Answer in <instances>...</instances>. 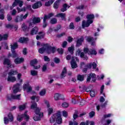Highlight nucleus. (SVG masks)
I'll list each match as a JSON object with an SVG mask.
<instances>
[{
  "label": "nucleus",
  "instance_id": "obj_1",
  "mask_svg": "<svg viewBox=\"0 0 125 125\" xmlns=\"http://www.w3.org/2000/svg\"><path fill=\"white\" fill-rule=\"evenodd\" d=\"M86 53L89 55H96L97 54V52L94 49H88L87 47H84L83 48V52H81V58H83L84 60H87L88 59V58L87 57V56H86Z\"/></svg>",
  "mask_w": 125,
  "mask_h": 125
},
{
  "label": "nucleus",
  "instance_id": "obj_2",
  "mask_svg": "<svg viewBox=\"0 0 125 125\" xmlns=\"http://www.w3.org/2000/svg\"><path fill=\"white\" fill-rule=\"evenodd\" d=\"M18 74V72L17 70H11L8 73V76L7 79V81L8 82H11V83H14V82H16V77H15L14 75H17Z\"/></svg>",
  "mask_w": 125,
  "mask_h": 125
},
{
  "label": "nucleus",
  "instance_id": "obj_3",
  "mask_svg": "<svg viewBox=\"0 0 125 125\" xmlns=\"http://www.w3.org/2000/svg\"><path fill=\"white\" fill-rule=\"evenodd\" d=\"M27 112L28 111H26L23 114L18 115L17 117L18 121H19V122H21L22 120H23V118H24L26 121H29V119H30V116L27 115Z\"/></svg>",
  "mask_w": 125,
  "mask_h": 125
},
{
  "label": "nucleus",
  "instance_id": "obj_4",
  "mask_svg": "<svg viewBox=\"0 0 125 125\" xmlns=\"http://www.w3.org/2000/svg\"><path fill=\"white\" fill-rule=\"evenodd\" d=\"M72 60L71 62V68L72 69H76V68L78 67V64H77V62H76V61H77L79 62V60L78 58L76 57H72Z\"/></svg>",
  "mask_w": 125,
  "mask_h": 125
},
{
  "label": "nucleus",
  "instance_id": "obj_5",
  "mask_svg": "<svg viewBox=\"0 0 125 125\" xmlns=\"http://www.w3.org/2000/svg\"><path fill=\"white\" fill-rule=\"evenodd\" d=\"M21 94L14 95L13 94L8 95L7 96V100H10V101H12L13 99H16L17 100H20Z\"/></svg>",
  "mask_w": 125,
  "mask_h": 125
},
{
  "label": "nucleus",
  "instance_id": "obj_6",
  "mask_svg": "<svg viewBox=\"0 0 125 125\" xmlns=\"http://www.w3.org/2000/svg\"><path fill=\"white\" fill-rule=\"evenodd\" d=\"M46 47L47 48V53L48 54H50L51 53H55V51H56V48H55V47H52L50 46L49 44L47 43Z\"/></svg>",
  "mask_w": 125,
  "mask_h": 125
},
{
  "label": "nucleus",
  "instance_id": "obj_7",
  "mask_svg": "<svg viewBox=\"0 0 125 125\" xmlns=\"http://www.w3.org/2000/svg\"><path fill=\"white\" fill-rule=\"evenodd\" d=\"M44 103L46 104L48 108L47 111L48 112V115H51V114H52L53 112V109L51 107H50V104H49V103L46 100H44Z\"/></svg>",
  "mask_w": 125,
  "mask_h": 125
},
{
  "label": "nucleus",
  "instance_id": "obj_8",
  "mask_svg": "<svg viewBox=\"0 0 125 125\" xmlns=\"http://www.w3.org/2000/svg\"><path fill=\"white\" fill-rule=\"evenodd\" d=\"M3 64L4 65H6V66H7V67H10V68H13L14 67L13 66V65H12V64H11V61H10V60L7 59V58H5L4 59L3 62Z\"/></svg>",
  "mask_w": 125,
  "mask_h": 125
},
{
  "label": "nucleus",
  "instance_id": "obj_9",
  "mask_svg": "<svg viewBox=\"0 0 125 125\" xmlns=\"http://www.w3.org/2000/svg\"><path fill=\"white\" fill-rule=\"evenodd\" d=\"M47 45V43L44 44L42 46V48H40L39 49V53H41V54H42L45 51L47 53V48H46V45Z\"/></svg>",
  "mask_w": 125,
  "mask_h": 125
},
{
  "label": "nucleus",
  "instance_id": "obj_10",
  "mask_svg": "<svg viewBox=\"0 0 125 125\" xmlns=\"http://www.w3.org/2000/svg\"><path fill=\"white\" fill-rule=\"evenodd\" d=\"M19 86H20V84H19V83H17L13 86V91L14 93H17L19 91H20Z\"/></svg>",
  "mask_w": 125,
  "mask_h": 125
},
{
  "label": "nucleus",
  "instance_id": "obj_11",
  "mask_svg": "<svg viewBox=\"0 0 125 125\" xmlns=\"http://www.w3.org/2000/svg\"><path fill=\"white\" fill-rule=\"evenodd\" d=\"M42 5V2L39 1L37 2L34 3L33 5H32V8H33V9H37L38 8H39V7H41Z\"/></svg>",
  "mask_w": 125,
  "mask_h": 125
},
{
  "label": "nucleus",
  "instance_id": "obj_12",
  "mask_svg": "<svg viewBox=\"0 0 125 125\" xmlns=\"http://www.w3.org/2000/svg\"><path fill=\"white\" fill-rule=\"evenodd\" d=\"M86 18L88 22H90V23H93V21L92 20L94 19V15L93 14L87 15Z\"/></svg>",
  "mask_w": 125,
  "mask_h": 125
},
{
  "label": "nucleus",
  "instance_id": "obj_13",
  "mask_svg": "<svg viewBox=\"0 0 125 125\" xmlns=\"http://www.w3.org/2000/svg\"><path fill=\"white\" fill-rule=\"evenodd\" d=\"M84 41V39H83V37L81 38L80 39H79L76 42L77 44L76 46L77 47H79V46H81L82 45V43H83V42Z\"/></svg>",
  "mask_w": 125,
  "mask_h": 125
},
{
  "label": "nucleus",
  "instance_id": "obj_14",
  "mask_svg": "<svg viewBox=\"0 0 125 125\" xmlns=\"http://www.w3.org/2000/svg\"><path fill=\"white\" fill-rule=\"evenodd\" d=\"M23 89L24 90L27 89V92H30V91H32V87L29 84H25L23 85Z\"/></svg>",
  "mask_w": 125,
  "mask_h": 125
},
{
  "label": "nucleus",
  "instance_id": "obj_15",
  "mask_svg": "<svg viewBox=\"0 0 125 125\" xmlns=\"http://www.w3.org/2000/svg\"><path fill=\"white\" fill-rule=\"evenodd\" d=\"M56 123L58 124V125H60L62 124V118H61V115L60 114H58L56 116Z\"/></svg>",
  "mask_w": 125,
  "mask_h": 125
},
{
  "label": "nucleus",
  "instance_id": "obj_16",
  "mask_svg": "<svg viewBox=\"0 0 125 125\" xmlns=\"http://www.w3.org/2000/svg\"><path fill=\"white\" fill-rule=\"evenodd\" d=\"M41 34H42V35H37L36 36V39L37 41H39V40H41V39H43V38H44V36H45V33H44V32H40L39 33V35H41Z\"/></svg>",
  "mask_w": 125,
  "mask_h": 125
},
{
  "label": "nucleus",
  "instance_id": "obj_17",
  "mask_svg": "<svg viewBox=\"0 0 125 125\" xmlns=\"http://www.w3.org/2000/svg\"><path fill=\"white\" fill-rule=\"evenodd\" d=\"M32 22H33V24H39V23H41V18H33L32 19Z\"/></svg>",
  "mask_w": 125,
  "mask_h": 125
},
{
  "label": "nucleus",
  "instance_id": "obj_18",
  "mask_svg": "<svg viewBox=\"0 0 125 125\" xmlns=\"http://www.w3.org/2000/svg\"><path fill=\"white\" fill-rule=\"evenodd\" d=\"M56 17H61L62 20H66V14L61 13L56 15Z\"/></svg>",
  "mask_w": 125,
  "mask_h": 125
},
{
  "label": "nucleus",
  "instance_id": "obj_19",
  "mask_svg": "<svg viewBox=\"0 0 125 125\" xmlns=\"http://www.w3.org/2000/svg\"><path fill=\"white\" fill-rule=\"evenodd\" d=\"M39 31V28L37 27H34L30 32V35H32V36H34V35H37V33H38Z\"/></svg>",
  "mask_w": 125,
  "mask_h": 125
},
{
  "label": "nucleus",
  "instance_id": "obj_20",
  "mask_svg": "<svg viewBox=\"0 0 125 125\" xmlns=\"http://www.w3.org/2000/svg\"><path fill=\"white\" fill-rule=\"evenodd\" d=\"M69 7L70 6L68 4L64 3L63 4L62 7L61 9V11L62 12H65V11H67V8H69Z\"/></svg>",
  "mask_w": 125,
  "mask_h": 125
},
{
  "label": "nucleus",
  "instance_id": "obj_21",
  "mask_svg": "<svg viewBox=\"0 0 125 125\" xmlns=\"http://www.w3.org/2000/svg\"><path fill=\"white\" fill-rule=\"evenodd\" d=\"M90 21H88L87 20V21H83L82 22V27L83 28L85 27H89L90 25Z\"/></svg>",
  "mask_w": 125,
  "mask_h": 125
},
{
  "label": "nucleus",
  "instance_id": "obj_22",
  "mask_svg": "<svg viewBox=\"0 0 125 125\" xmlns=\"http://www.w3.org/2000/svg\"><path fill=\"white\" fill-rule=\"evenodd\" d=\"M87 42H92L91 44V45L92 46H95V45H96L95 42H93V37H87Z\"/></svg>",
  "mask_w": 125,
  "mask_h": 125
},
{
  "label": "nucleus",
  "instance_id": "obj_23",
  "mask_svg": "<svg viewBox=\"0 0 125 125\" xmlns=\"http://www.w3.org/2000/svg\"><path fill=\"white\" fill-rule=\"evenodd\" d=\"M24 62V59L23 58H17L15 60V63L17 64H21L22 62Z\"/></svg>",
  "mask_w": 125,
  "mask_h": 125
},
{
  "label": "nucleus",
  "instance_id": "obj_24",
  "mask_svg": "<svg viewBox=\"0 0 125 125\" xmlns=\"http://www.w3.org/2000/svg\"><path fill=\"white\" fill-rule=\"evenodd\" d=\"M42 117V115L41 114H36V115H34V116L33 117V119L35 121H40L41 117Z\"/></svg>",
  "mask_w": 125,
  "mask_h": 125
},
{
  "label": "nucleus",
  "instance_id": "obj_25",
  "mask_svg": "<svg viewBox=\"0 0 125 125\" xmlns=\"http://www.w3.org/2000/svg\"><path fill=\"white\" fill-rule=\"evenodd\" d=\"M31 105L30 106L31 109H37L38 108V104L34 101H31Z\"/></svg>",
  "mask_w": 125,
  "mask_h": 125
},
{
  "label": "nucleus",
  "instance_id": "obj_26",
  "mask_svg": "<svg viewBox=\"0 0 125 125\" xmlns=\"http://www.w3.org/2000/svg\"><path fill=\"white\" fill-rule=\"evenodd\" d=\"M61 95L58 93H57L54 94V98L55 101H58V100H60V97Z\"/></svg>",
  "mask_w": 125,
  "mask_h": 125
},
{
  "label": "nucleus",
  "instance_id": "obj_27",
  "mask_svg": "<svg viewBox=\"0 0 125 125\" xmlns=\"http://www.w3.org/2000/svg\"><path fill=\"white\" fill-rule=\"evenodd\" d=\"M29 41V39L28 38H24V37H21L19 39L20 42H21V43H22V42H27Z\"/></svg>",
  "mask_w": 125,
  "mask_h": 125
},
{
  "label": "nucleus",
  "instance_id": "obj_28",
  "mask_svg": "<svg viewBox=\"0 0 125 125\" xmlns=\"http://www.w3.org/2000/svg\"><path fill=\"white\" fill-rule=\"evenodd\" d=\"M66 74H67V69H66V67H64L62 72L61 78H65V77H66Z\"/></svg>",
  "mask_w": 125,
  "mask_h": 125
},
{
  "label": "nucleus",
  "instance_id": "obj_29",
  "mask_svg": "<svg viewBox=\"0 0 125 125\" xmlns=\"http://www.w3.org/2000/svg\"><path fill=\"white\" fill-rule=\"evenodd\" d=\"M18 47L17 43H14L13 45H11V48L12 51H15L14 50Z\"/></svg>",
  "mask_w": 125,
  "mask_h": 125
},
{
  "label": "nucleus",
  "instance_id": "obj_30",
  "mask_svg": "<svg viewBox=\"0 0 125 125\" xmlns=\"http://www.w3.org/2000/svg\"><path fill=\"white\" fill-rule=\"evenodd\" d=\"M61 0H57L55 1V2L54 4V8L55 9H57L58 7H59V3L60 2Z\"/></svg>",
  "mask_w": 125,
  "mask_h": 125
},
{
  "label": "nucleus",
  "instance_id": "obj_31",
  "mask_svg": "<svg viewBox=\"0 0 125 125\" xmlns=\"http://www.w3.org/2000/svg\"><path fill=\"white\" fill-rule=\"evenodd\" d=\"M91 79H92V82H95L96 80V75L94 73H90L89 75Z\"/></svg>",
  "mask_w": 125,
  "mask_h": 125
},
{
  "label": "nucleus",
  "instance_id": "obj_32",
  "mask_svg": "<svg viewBox=\"0 0 125 125\" xmlns=\"http://www.w3.org/2000/svg\"><path fill=\"white\" fill-rule=\"evenodd\" d=\"M68 50L70 53L71 54H74V50H75V47L74 46H71L68 48Z\"/></svg>",
  "mask_w": 125,
  "mask_h": 125
},
{
  "label": "nucleus",
  "instance_id": "obj_33",
  "mask_svg": "<svg viewBox=\"0 0 125 125\" xmlns=\"http://www.w3.org/2000/svg\"><path fill=\"white\" fill-rule=\"evenodd\" d=\"M46 26H47V22H46V16H45L43 19V28H46Z\"/></svg>",
  "mask_w": 125,
  "mask_h": 125
},
{
  "label": "nucleus",
  "instance_id": "obj_34",
  "mask_svg": "<svg viewBox=\"0 0 125 125\" xmlns=\"http://www.w3.org/2000/svg\"><path fill=\"white\" fill-rule=\"evenodd\" d=\"M38 63V60L37 59H34L33 60H32L30 62V65L32 67H34L35 65H36V64Z\"/></svg>",
  "mask_w": 125,
  "mask_h": 125
},
{
  "label": "nucleus",
  "instance_id": "obj_35",
  "mask_svg": "<svg viewBox=\"0 0 125 125\" xmlns=\"http://www.w3.org/2000/svg\"><path fill=\"white\" fill-rule=\"evenodd\" d=\"M84 78V75H78L77 79L78 81H80V82H83V81Z\"/></svg>",
  "mask_w": 125,
  "mask_h": 125
},
{
  "label": "nucleus",
  "instance_id": "obj_36",
  "mask_svg": "<svg viewBox=\"0 0 125 125\" xmlns=\"http://www.w3.org/2000/svg\"><path fill=\"white\" fill-rule=\"evenodd\" d=\"M15 22L16 23H18V22H21V16H17L16 17L15 20Z\"/></svg>",
  "mask_w": 125,
  "mask_h": 125
},
{
  "label": "nucleus",
  "instance_id": "obj_37",
  "mask_svg": "<svg viewBox=\"0 0 125 125\" xmlns=\"http://www.w3.org/2000/svg\"><path fill=\"white\" fill-rule=\"evenodd\" d=\"M55 0H50L49 1H48V2H46L45 3V5L46 6H49L50 5H51V4L52 3H53V2H54V1Z\"/></svg>",
  "mask_w": 125,
  "mask_h": 125
},
{
  "label": "nucleus",
  "instance_id": "obj_38",
  "mask_svg": "<svg viewBox=\"0 0 125 125\" xmlns=\"http://www.w3.org/2000/svg\"><path fill=\"white\" fill-rule=\"evenodd\" d=\"M17 4H19V1L17 0H15V1L13 3L12 7H11L10 8L11 10L13 9V7H15V6H16Z\"/></svg>",
  "mask_w": 125,
  "mask_h": 125
},
{
  "label": "nucleus",
  "instance_id": "obj_39",
  "mask_svg": "<svg viewBox=\"0 0 125 125\" xmlns=\"http://www.w3.org/2000/svg\"><path fill=\"white\" fill-rule=\"evenodd\" d=\"M27 104H21L19 106V108L21 111H23V110H25L26 109V106Z\"/></svg>",
  "mask_w": 125,
  "mask_h": 125
},
{
  "label": "nucleus",
  "instance_id": "obj_40",
  "mask_svg": "<svg viewBox=\"0 0 125 125\" xmlns=\"http://www.w3.org/2000/svg\"><path fill=\"white\" fill-rule=\"evenodd\" d=\"M45 93H46V90L45 89H43L40 91V95H41V96H44Z\"/></svg>",
  "mask_w": 125,
  "mask_h": 125
},
{
  "label": "nucleus",
  "instance_id": "obj_41",
  "mask_svg": "<svg viewBox=\"0 0 125 125\" xmlns=\"http://www.w3.org/2000/svg\"><path fill=\"white\" fill-rule=\"evenodd\" d=\"M31 99L32 100V101H35V100H36V102H38L40 99V98L38 96H33L31 97Z\"/></svg>",
  "mask_w": 125,
  "mask_h": 125
},
{
  "label": "nucleus",
  "instance_id": "obj_42",
  "mask_svg": "<svg viewBox=\"0 0 125 125\" xmlns=\"http://www.w3.org/2000/svg\"><path fill=\"white\" fill-rule=\"evenodd\" d=\"M56 23H57V19L55 18H53L52 19H51L50 21L51 24H56Z\"/></svg>",
  "mask_w": 125,
  "mask_h": 125
},
{
  "label": "nucleus",
  "instance_id": "obj_43",
  "mask_svg": "<svg viewBox=\"0 0 125 125\" xmlns=\"http://www.w3.org/2000/svg\"><path fill=\"white\" fill-rule=\"evenodd\" d=\"M54 15V14L53 13H50L48 15H45L44 16V17H46V20H47V19H49L50 18H51Z\"/></svg>",
  "mask_w": 125,
  "mask_h": 125
},
{
  "label": "nucleus",
  "instance_id": "obj_44",
  "mask_svg": "<svg viewBox=\"0 0 125 125\" xmlns=\"http://www.w3.org/2000/svg\"><path fill=\"white\" fill-rule=\"evenodd\" d=\"M8 38V34H4L3 36L1 35V41L6 40Z\"/></svg>",
  "mask_w": 125,
  "mask_h": 125
},
{
  "label": "nucleus",
  "instance_id": "obj_45",
  "mask_svg": "<svg viewBox=\"0 0 125 125\" xmlns=\"http://www.w3.org/2000/svg\"><path fill=\"white\" fill-rule=\"evenodd\" d=\"M41 108L37 107L35 109V113L36 115H41Z\"/></svg>",
  "mask_w": 125,
  "mask_h": 125
},
{
  "label": "nucleus",
  "instance_id": "obj_46",
  "mask_svg": "<svg viewBox=\"0 0 125 125\" xmlns=\"http://www.w3.org/2000/svg\"><path fill=\"white\" fill-rule=\"evenodd\" d=\"M8 118H9V120L10 121V122L13 121V115H12V114L11 113H9L8 114Z\"/></svg>",
  "mask_w": 125,
  "mask_h": 125
},
{
  "label": "nucleus",
  "instance_id": "obj_47",
  "mask_svg": "<svg viewBox=\"0 0 125 125\" xmlns=\"http://www.w3.org/2000/svg\"><path fill=\"white\" fill-rule=\"evenodd\" d=\"M56 115H53V117H52L50 118V122L51 124H53V123L55 122V119H54V118H56Z\"/></svg>",
  "mask_w": 125,
  "mask_h": 125
},
{
  "label": "nucleus",
  "instance_id": "obj_48",
  "mask_svg": "<svg viewBox=\"0 0 125 125\" xmlns=\"http://www.w3.org/2000/svg\"><path fill=\"white\" fill-rule=\"evenodd\" d=\"M28 17V14H26L25 15H21V21L24 20L26 19Z\"/></svg>",
  "mask_w": 125,
  "mask_h": 125
},
{
  "label": "nucleus",
  "instance_id": "obj_49",
  "mask_svg": "<svg viewBox=\"0 0 125 125\" xmlns=\"http://www.w3.org/2000/svg\"><path fill=\"white\" fill-rule=\"evenodd\" d=\"M62 106L63 108H68V107L69 106V104H68L66 102H64L62 104Z\"/></svg>",
  "mask_w": 125,
  "mask_h": 125
},
{
  "label": "nucleus",
  "instance_id": "obj_50",
  "mask_svg": "<svg viewBox=\"0 0 125 125\" xmlns=\"http://www.w3.org/2000/svg\"><path fill=\"white\" fill-rule=\"evenodd\" d=\"M90 95L91 97H94L95 96V92L94 90L90 91Z\"/></svg>",
  "mask_w": 125,
  "mask_h": 125
},
{
  "label": "nucleus",
  "instance_id": "obj_51",
  "mask_svg": "<svg viewBox=\"0 0 125 125\" xmlns=\"http://www.w3.org/2000/svg\"><path fill=\"white\" fill-rule=\"evenodd\" d=\"M90 118H93L94 116H95V112L94 111H91L89 113Z\"/></svg>",
  "mask_w": 125,
  "mask_h": 125
},
{
  "label": "nucleus",
  "instance_id": "obj_52",
  "mask_svg": "<svg viewBox=\"0 0 125 125\" xmlns=\"http://www.w3.org/2000/svg\"><path fill=\"white\" fill-rule=\"evenodd\" d=\"M21 28L22 30H23L24 31H26L27 30V26H26V24L25 23H22L21 25Z\"/></svg>",
  "mask_w": 125,
  "mask_h": 125
},
{
  "label": "nucleus",
  "instance_id": "obj_53",
  "mask_svg": "<svg viewBox=\"0 0 125 125\" xmlns=\"http://www.w3.org/2000/svg\"><path fill=\"white\" fill-rule=\"evenodd\" d=\"M37 74H38V72L35 70H31V74L32 76H37Z\"/></svg>",
  "mask_w": 125,
  "mask_h": 125
},
{
  "label": "nucleus",
  "instance_id": "obj_54",
  "mask_svg": "<svg viewBox=\"0 0 125 125\" xmlns=\"http://www.w3.org/2000/svg\"><path fill=\"white\" fill-rule=\"evenodd\" d=\"M89 124V121L87 120L86 121V122H82L81 124H80V125H88Z\"/></svg>",
  "mask_w": 125,
  "mask_h": 125
},
{
  "label": "nucleus",
  "instance_id": "obj_55",
  "mask_svg": "<svg viewBox=\"0 0 125 125\" xmlns=\"http://www.w3.org/2000/svg\"><path fill=\"white\" fill-rule=\"evenodd\" d=\"M57 51L59 52V53L60 54H63V53L64 52V51L63 50V49H62V48L58 49Z\"/></svg>",
  "mask_w": 125,
  "mask_h": 125
},
{
  "label": "nucleus",
  "instance_id": "obj_56",
  "mask_svg": "<svg viewBox=\"0 0 125 125\" xmlns=\"http://www.w3.org/2000/svg\"><path fill=\"white\" fill-rule=\"evenodd\" d=\"M9 122V120L7 119V117L4 118V123L5 125L8 124Z\"/></svg>",
  "mask_w": 125,
  "mask_h": 125
},
{
  "label": "nucleus",
  "instance_id": "obj_57",
  "mask_svg": "<svg viewBox=\"0 0 125 125\" xmlns=\"http://www.w3.org/2000/svg\"><path fill=\"white\" fill-rule=\"evenodd\" d=\"M69 28L71 30L75 29V26L74 25V23L73 22H71L69 25Z\"/></svg>",
  "mask_w": 125,
  "mask_h": 125
},
{
  "label": "nucleus",
  "instance_id": "obj_58",
  "mask_svg": "<svg viewBox=\"0 0 125 125\" xmlns=\"http://www.w3.org/2000/svg\"><path fill=\"white\" fill-rule=\"evenodd\" d=\"M82 53H81V50H80V49H78L77 51H76V56H81V54Z\"/></svg>",
  "mask_w": 125,
  "mask_h": 125
},
{
  "label": "nucleus",
  "instance_id": "obj_59",
  "mask_svg": "<svg viewBox=\"0 0 125 125\" xmlns=\"http://www.w3.org/2000/svg\"><path fill=\"white\" fill-rule=\"evenodd\" d=\"M7 19L8 21H11L12 20V17L9 14H8L7 16Z\"/></svg>",
  "mask_w": 125,
  "mask_h": 125
},
{
  "label": "nucleus",
  "instance_id": "obj_60",
  "mask_svg": "<svg viewBox=\"0 0 125 125\" xmlns=\"http://www.w3.org/2000/svg\"><path fill=\"white\" fill-rule=\"evenodd\" d=\"M77 118H79V115H78V112H75L73 115L74 120H76Z\"/></svg>",
  "mask_w": 125,
  "mask_h": 125
},
{
  "label": "nucleus",
  "instance_id": "obj_61",
  "mask_svg": "<svg viewBox=\"0 0 125 125\" xmlns=\"http://www.w3.org/2000/svg\"><path fill=\"white\" fill-rule=\"evenodd\" d=\"M17 13V11L15 9H13L11 12V14L13 16L16 15V14Z\"/></svg>",
  "mask_w": 125,
  "mask_h": 125
},
{
  "label": "nucleus",
  "instance_id": "obj_62",
  "mask_svg": "<svg viewBox=\"0 0 125 125\" xmlns=\"http://www.w3.org/2000/svg\"><path fill=\"white\" fill-rule=\"evenodd\" d=\"M92 66L93 69H96V67H97V64H96V62H94L92 63Z\"/></svg>",
  "mask_w": 125,
  "mask_h": 125
},
{
  "label": "nucleus",
  "instance_id": "obj_63",
  "mask_svg": "<svg viewBox=\"0 0 125 125\" xmlns=\"http://www.w3.org/2000/svg\"><path fill=\"white\" fill-rule=\"evenodd\" d=\"M69 125H78L77 122L69 121Z\"/></svg>",
  "mask_w": 125,
  "mask_h": 125
},
{
  "label": "nucleus",
  "instance_id": "obj_64",
  "mask_svg": "<svg viewBox=\"0 0 125 125\" xmlns=\"http://www.w3.org/2000/svg\"><path fill=\"white\" fill-rule=\"evenodd\" d=\"M54 61L57 64H58L60 62V60L59 58H55Z\"/></svg>",
  "mask_w": 125,
  "mask_h": 125
}]
</instances>
